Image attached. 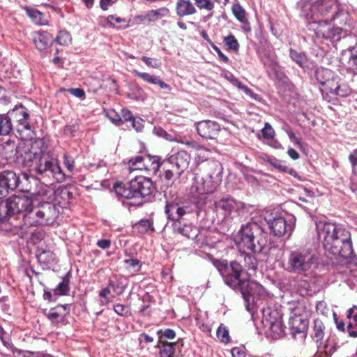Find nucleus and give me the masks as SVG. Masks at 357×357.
<instances>
[{"instance_id": "2f4dec72", "label": "nucleus", "mask_w": 357, "mask_h": 357, "mask_svg": "<svg viewBox=\"0 0 357 357\" xmlns=\"http://www.w3.org/2000/svg\"><path fill=\"white\" fill-rule=\"evenodd\" d=\"M289 55L291 59L300 67L303 68L307 67L308 59L305 53L298 52L294 50H290Z\"/></svg>"}, {"instance_id": "c03bdc74", "label": "nucleus", "mask_w": 357, "mask_h": 357, "mask_svg": "<svg viewBox=\"0 0 357 357\" xmlns=\"http://www.w3.org/2000/svg\"><path fill=\"white\" fill-rule=\"evenodd\" d=\"M111 294L109 287H105L99 292L100 304L102 306L107 305L112 300L109 298V295Z\"/></svg>"}, {"instance_id": "a878e982", "label": "nucleus", "mask_w": 357, "mask_h": 357, "mask_svg": "<svg viewBox=\"0 0 357 357\" xmlns=\"http://www.w3.org/2000/svg\"><path fill=\"white\" fill-rule=\"evenodd\" d=\"M197 10L190 0H179L176 3V13L183 17L195 14Z\"/></svg>"}, {"instance_id": "58836bf2", "label": "nucleus", "mask_w": 357, "mask_h": 357, "mask_svg": "<svg viewBox=\"0 0 357 357\" xmlns=\"http://www.w3.org/2000/svg\"><path fill=\"white\" fill-rule=\"evenodd\" d=\"M135 228L139 233H146L149 230H153V223L150 220H141L135 225Z\"/></svg>"}, {"instance_id": "c85d7f7f", "label": "nucleus", "mask_w": 357, "mask_h": 357, "mask_svg": "<svg viewBox=\"0 0 357 357\" xmlns=\"http://www.w3.org/2000/svg\"><path fill=\"white\" fill-rule=\"evenodd\" d=\"M26 12L36 24L45 25L48 23V20L45 18V15L38 10L27 8H26Z\"/></svg>"}, {"instance_id": "6e6552de", "label": "nucleus", "mask_w": 357, "mask_h": 357, "mask_svg": "<svg viewBox=\"0 0 357 357\" xmlns=\"http://www.w3.org/2000/svg\"><path fill=\"white\" fill-rule=\"evenodd\" d=\"M314 261V253L308 250L292 251L289 255L284 268L290 273H305L311 268Z\"/></svg>"}, {"instance_id": "1a4fd4ad", "label": "nucleus", "mask_w": 357, "mask_h": 357, "mask_svg": "<svg viewBox=\"0 0 357 357\" xmlns=\"http://www.w3.org/2000/svg\"><path fill=\"white\" fill-rule=\"evenodd\" d=\"M261 322L267 328L266 333L273 339H278L283 335L284 327L282 321V314L277 309L266 307L262 309Z\"/></svg>"}, {"instance_id": "6e6d98bb", "label": "nucleus", "mask_w": 357, "mask_h": 357, "mask_svg": "<svg viewBox=\"0 0 357 357\" xmlns=\"http://www.w3.org/2000/svg\"><path fill=\"white\" fill-rule=\"evenodd\" d=\"M328 33H323V36L325 38H335V36H339L342 31V29L340 27L335 28H328Z\"/></svg>"}, {"instance_id": "2eb2a0df", "label": "nucleus", "mask_w": 357, "mask_h": 357, "mask_svg": "<svg viewBox=\"0 0 357 357\" xmlns=\"http://www.w3.org/2000/svg\"><path fill=\"white\" fill-rule=\"evenodd\" d=\"M289 329L291 333L296 337V335H301L302 337H305L306 331L308 327V321L302 315L294 314L289 318Z\"/></svg>"}, {"instance_id": "7c9ffc66", "label": "nucleus", "mask_w": 357, "mask_h": 357, "mask_svg": "<svg viewBox=\"0 0 357 357\" xmlns=\"http://www.w3.org/2000/svg\"><path fill=\"white\" fill-rule=\"evenodd\" d=\"M169 10L166 8H161L157 10H152L144 15V19L148 22H154L168 15Z\"/></svg>"}, {"instance_id": "cd10ccee", "label": "nucleus", "mask_w": 357, "mask_h": 357, "mask_svg": "<svg viewBox=\"0 0 357 357\" xmlns=\"http://www.w3.org/2000/svg\"><path fill=\"white\" fill-rule=\"evenodd\" d=\"M326 326L324 321L319 318L314 320L313 337L317 342H321L325 336Z\"/></svg>"}, {"instance_id": "412c9836", "label": "nucleus", "mask_w": 357, "mask_h": 357, "mask_svg": "<svg viewBox=\"0 0 357 357\" xmlns=\"http://www.w3.org/2000/svg\"><path fill=\"white\" fill-rule=\"evenodd\" d=\"M52 40V36L46 31H38L33 35V42L36 48L40 51L49 47Z\"/></svg>"}, {"instance_id": "6ab92c4d", "label": "nucleus", "mask_w": 357, "mask_h": 357, "mask_svg": "<svg viewBox=\"0 0 357 357\" xmlns=\"http://www.w3.org/2000/svg\"><path fill=\"white\" fill-rule=\"evenodd\" d=\"M132 73L149 84H158L160 89L170 91L172 90L171 86L160 79L159 77L150 75L148 73L139 72L137 70H133Z\"/></svg>"}, {"instance_id": "c9c22d12", "label": "nucleus", "mask_w": 357, "mask_h": 357, "mask_svg": "<svg viewBox=\"0 0 357 357\" xmlns=\"http://www.w3.org/2000/svg\"><path fill=\"white\" fill-rule=\"evenodd\" d=\"M231 10L234 15L239 22L247 23L246 12L241 5L238 3L233 5Z\"/></svg>"}, {"instance_id": "774afa93", "label": "nucleus", "mask_w": 357, "mask_h": 357, "mask_svg": "<svg viewBox=\"0 0 357 357\" xmlns=\"http://www.w3.org/2000/svg\"><path fill=\"white\" fill-rule=\"evenodd\" d=\"M347 332L351 337H357V330L354 329V324L349 321L347 326Z\"/></svg>"}, {"instance_id": "9d476101", "label": "nucleus", "mask_w": 357, "mask_h": 357, "mask_svg": "<svg viewBox=\"0 0 357 357\" xmlns=\"http://www.w3.org/2000/svg\"><path fill=\"white\" fill-rule=\"evenodd\" d=\"M216 183L213 182L211 175L206 177L195 176L190 188V193L194 197L213 192L216 188Z\"/></svg>"}, {"instance_id": "39448f33", "label": "nucleus", "mask_w": 357, "mask_h": 357, "mask_svg": "<svg viewBox=\"0 0 357 357\" xmlns=\"http://www.w3.org/2000/svg\"><path fill=\"white\" fill-rule=\"evenodd\" d=\"M235 242L244 252H260L266 244V234L257 223L248 222L242 225L235 236Z\"/></svg>"}, {"instance_id": "393cba45", "label": "nucleus", "mask_w": 357, "mask_h": 357, "mask_svg": "<svg viewBox=\"0 0 357 357\" xmlns=\"http://www.w3.org/2000/svg\"><path fill=\"white\" fill-rule=\"evenodd\" d=\"M334 85L329 89L328 93L336 95L340 97H347L351 93V88L344 82H341L340 79H336Z\"/></svg>"}, {"instance_id": "79ce46f5", "label": "nucleus", "mask_w": 357, "mask_h": 357, "mask_svg": "<svg viewBox=\"0 0 357 357\" xmlns=\"http://www.w3.org/2000/svg\"><path fill=\"white\" fill-rule=\"evenodd\" d=\"M55 40L61 45H68L71 43V36L68 32L66 31H61Z\"/></svg>"}, {"instance_id": "0eeeda50", "label": "nucleus", "mask_w": 357, "mask_h": 357, "mask_svg": "<svg viewBox=\"0 0 357 357\" xmlns=\"http://www.w3.org/2000/svg\"><path fill=\"white\" fill-rule=\"evenodd\" d=\"M190 162V155L185 151H180L162 160L163 176L169 181L179 178L188 169Z\"/></svg>"}, {"instance_id": "69168bd1", "label": "nucleus", "mask_w": 357, "mask_h": 357, "mask_svg": "<svg viewBox=\"0 0 357 357\" xmlns=\"http://www.w3.org/2000/svg\"><path fill=\"white\" fill-rule=\"evenodd\" d=\"M97 245L102 249H107L110 247L111 241L108 239L99 240L97 242Z\"/></svg>"}, {"instance_id": "0e129e2a", "label": "nucleus", "mask_w": 357, "mask_h": 357, "mask_svg": "<svg viewBox=\"0 0 357 357\" xmlns=\"http://www.w3.org/2000/svg\"><path fill=\"white\" fill-rule=\"evenodd\" d=\"M233 357H245V353L243 349L239 347H234L231 351Z\"/></svg>"}, {"instance_id": "864d4df0", "label": "nucleus", "mask_w": 357, "mask_h": 357, "mask_svg": "<svg viewBox=\"0 0 357 357\" xmlns=\"http://www.w3.org/2000/svg\"><path fill=\"white\" fill-rule=\"evenodd\" d=\"M349 63L357 71V43L351 50Z\"/></svg>"}, {"instance_id": "5fc2aeb1", "label": "nucleus", "mask_w": 357, "mask_h": 357, "mask_svg": "<svg viewBox=\"0 0 357 357\" xmlns=\"http://www.w3.org/2000/svg\"><path fill=\"white\" fill-rule=\"evenodd\" d=\"M141 59L149 67L158 68L161 66V63L155 59L147 56H142Z\"/></svg>"}, {"instance_id": "f704fd0d", "label": "nucleus", "mask_w": 357, "mask_h": 357, "mask_svg": "<svg viewBox=\"0 0 357 357\" xmlns=\"http://www.w3.org/2000/svg\"><path fill=\"white\" fill-rule=\"evenodd\" d=\"M12 130L10 119L4 115H0V135H8Z\"/></svg>"}, {"instance_id": "bb28decb", "label": "nucleus", "mask_w": 357, "mask_h": 357, "mask_svg": "<svg viewBox=\"0 0 357 357\" xmlns=\"http://www.w3.org/2000/svg\"><path fill=\"white\" fill-rule=\"evenodd\" d=\"M266 161L280 172L287 173L294 177L297 176V172L293 168L287 166L284 161L271 157H268Z\"/></svg>"}, {"instance_id": "bf43d9fd", "label": "nucleus", "mask_w": 357, "mask_h": 357, "mask_svg": "<svg viewBox=\"0 0 357 357\" xmlns=\"http://www.w3.org/2000/svg\"><path fill=\"white\" fill-rule=\"evenodd\" d=\"M347 318L349 320L352 319L354 323L357 322V306L354 305L348 310Z\"/></svg>"}, {"instance_id": "4d7b16f0", "label": "nucleus", "mask_w": 357, "mask_h": 357, "mask_svg": "<svg viewBox=\"0 0 357 357\" xmlns=\"http://www.w3.org/2000/svg\"><path fill=\"white\" fill-rule=\"evenodd\" d=\"M349 160L351 165L353 172L357 166V149H354L349 155Z\"/></svg>"}, {"instance_id": "dca6fc26", "label": "nucleus", "mask_w": 357, "mask_h": 357, "mask_svg": "<svg viewBox=\"0 0 357 357\" xmlns=\"http://www.w3.org/2000/svg\"><path fill=\"white\" fill-rule=\"evenodd\" d=\"M267 222L271 231L276 236H282L286 233H290L292 231L291 225H288L286 220L282 217L279 216L269 219Z\"/></svg>"}, {"instance_id": "423d86ee", "label": "nucleus", "mask_w": 357, "mask_h": 357, "mask_svg": "<svg viewBox=\"0 0 357 357\" xmlns=\"http://www.w3.org/2000/svg\"><path fill=\"white\" fill-rule=\"evenodd\" d=\"M118 195L127 199H134L133 205L142 204V199L151 195L154 190L153 183L150 178L144 176H137L127 184H119L115 186Z\"/></svg>"}, {"instance_id": "a211bd4d", "label": "nucleus", "mask_w": 357, "mask_h": 357, "mask_svg": "<svg viewBox=\"0 0 357 357\" xmlns=\"http://www.w3.org/2000/svg\"><path fill=\"white\" fill-rule=\"evenodd\" d=\"M34 186L31 189V192L29 194V197L33 199L34 204L37 205L38 203H41L39 202V199L44 197L47 195L50 192V187L41 182L40 179L38 178L37 181L33 183Z\"/></svg>"}, {"instance_id": "b1692460", "label": "nucleus", "mask_w": 357, "mask_h": 357, "mask_svg": "<svg viewBox=\"0 0 357 357\" xmlns=\"http://www.w3.org/2000/svg\"><path fill=\"white\" fill-rule=\"evenodd\" d=\"M38 178L34 176H29L26 173H24L22 176H19V189L22 192H25L29 194L31 192V189L34 186L33 182L37 181Z\"/></svg>"}, {"instance_id": "13d9d810", "label": "nucleus", "mask_w": 357, "mask_h": 357, "mask_svg": "<svg viewBox=\"0 0 357 357\" xmlns=\"http://www.w3.org/2000/svg\"><path fill=\"white\" fill-rule=\"evenodd\" d=\"M132 126L137 132L141 131L144 128L143 120L140 118H132Z\"/></svg>"}, {"instance_id": "473e14b6", "label": "nucleus", "mask_w": 357, "mask_h": 357, "mask_svg": "<svg viewBox=\"0 0 357 357\" xmlns=\"http://www.w3.org/2000/svg\"><path fill=\"white\" fill-rule=\"evenodd\" d=\"M144 155H137L129 160L128 162V169L130 172L143 170Z\"/></svg>"}, {"instance_id": "a18cd8bd", "label": "nucleus", "mask_w": 357, "mask_h": 357, "mask_svg": "<svg viewBox=\"0 0 357 357\" xmlns=\"http://www.w3.org/2000/svg\"><path fill=\"white\" fill-rule=\"evenodd\" d=\"M114 310L116 314H118L120 316L128 317V316L131 315L130 309L127 305H121V304L114 305Z\"/></svg>"}, {"instance_id": "4468645a", "label": "nucleus", "mask_w": 357, "mask_h": 357, "mask_svg": "<svg viewBox=\"0 0 357 357\" xmlns=\"http://www.w3.org/2000/svg\"><path fill=\"white\" fill-rule=\"evenodd\" d=\"M197 132L203 138L215 139L220 130V126L215 121H202L196 123Z\"/></svg>"}, {"instance_id": "e2e57ef3", "label": "nucleus", "mask_w": 357, "mask_h": 357, "mask_svg": "<svg viewBox=\"0 0 357 357\" xmlns=\"http://www.w3.org/2000/svg\"><path fill=\"white\" fill-rule=\"evenodd\" d=\"M68 91L77 98H84L85 92L83 89L79 88L70 89Z\"/></svg>"}, {"instance_id": "49530a36", "label": "nucleus", "mask_w": 357, "mask_h": 357, "mask_svg": "<svg viewBox=\"0 0 357 357\" xmlns=\"http://www.w3.org/2000/svg\"><path fill=\"white\" fill-rule=\"evenodd\" d=\"M224 41L225 45L229 50L236 51L238 50L239 45L236 38L233 36L230 35L225 38Z\"/></svg>"}, {"instance_id": "603ef678", "label": "nucleus", "mask_w": 357, "mask_h": 357, "mask_svg": "<svg viewBox=\"0 0 357 357\" xmlns=\"http://www.w3.org/2000/svg\"><path fill=\"white\" fill-rule=\"evenodd\" d=\"M63 164L67 169L70 172H73L74 170L75 160L73 157L69 156L67 154L63 155Z\"/></svg>"}, {"instance_id": "f8f14e48", "label": "nucleus", "mask_w": 357, "mask_h": 357, "mask_svg": "<svg viewBox=\"0 0 357 357\" xmlns=\"http://www.w3.org/2000/svg\"><path fill=\"white\" fill-rule=\"evenodd\" d=\"M19 175L14 171L4 170L0 172V195H5L10 190H14L19 186Z\"/></svg>"}, {"instance_id": "09e8293b", "label": "nucleus", "mask_w": 357, "mask_h": 357, "mask_svg": "<svg viewBox=\"0 0 357 357\" xmlns=\"http://www.w3.org/2000/svg\"><path fill=\"white\" fill-rule=\"evenodd\" d=\"M197 7L211 11L214 8V3L211 0H195Z\"/></svg>"}, {"instance_id": "4c0bfd02", "label": "nucleus", "mask_w": 357, "mask_h": 357, "mask_svg": "<svg viewBox=\"0 0 357 357\" xmlns=\"http://www.w3.org/2000/svg\"><path fill=\"white\" fill-rule=\"evenodd\" d=\"M196 151L197 153L195 158L198 162H200L206 161L211 155V151L210 149L202 146H197Z\"/></svg>"}, {"instance_id": "20e7f679", "label": "nucleus", "mask_w": 357, "mask_h": 357, "mask_svg": "<svg viewBox=\"0 0 357 357\" xmlns=\"http://www.w3.org/2000/svg\"><path fill=\"white\" fill-rule=\"evenodd\" d=\"M317 230L326 250L343 258L352 255L353 248L349 231L340 225L322 221L317 223Z\"/></svg>"}, {"instance_id": "c756f323", "label": "nucleus", "mask_w": 357, "mask_h": 357, "mask_svg": "<svg viewBox=\"0 0 357 357\" xmlns=\"http://www.w3.org/2000/svg\"><path fill=\"white\" fill-rule=\"evenodd\" d=\"M161 345H157L160 349V357H174L175 354L176 342L172 343L168 342H162L160 340Z\"/></svg>"}, {"instance_id": "ddd939ff", "label": "nucleus", "mask_w": 357, "mask_h": 357, "mask_svg": "<svg viewBox=\"0 0 357 357\" xmlns=\"http://www.w3.org/2000/svg\"><path fill=\"white\" fill-rule=\"evenodd\" d=\"M243 207L244 204L243 202H237L230 197H223L215 202V209L224 211L225 216L234 215L243 208Z\"/></svg>"}, {"instance_id": "aec40b11", "label": "nucleus", "mask_w": 357, "mask_h": 357, "mask_svg": "<svg viewBox=\"0 0 357 357\" xmlns=\"http://www.w3.org/2000/svg\"><path fill=\"white\" fill-rule=\"evenodd\" d=\"M143 170L149 172L152 174H157L160 167L163 169L162 161L157 155H144Z\"/></svg>"}, {"instance_id": "a19ab883", "label": "nucleus", "mask_w": 357, "mask_h": 357, "mask_svg": "<svg viewBox=\"0 0 357 357\" xmlns=\"http://www.w3.org/2000/svg\"><path fill=\"white\" fill-rule=\"evenodd\" d=\"M216 335L218 338L223 343H228L230 341L229 330L223 324L220 325Z\"/></svg>"}, {"instance_id": "5701e85b", "label": "nucleus", "mask_w": 357, "mask_h": 357, "mask_svg": "<svg viewBox=\"0 0 357 357\" xmlns=\"http://www.w3.org/2000/svg\"><path fill=\"white\" fill-rule=\"evenodd\" d=\"M165 213L169 219L179 222V219L185 214V210L183 207H181L178 204H167Z\"/></svg>"}, {"instance_id": "37998d69", "label": "nucleus", "mask_w": 357, "mask_h": 357, "mask_svg": "<svg viewBox=\"0 0 357 357\" xmlns=\"http://www.w3.org/2000/svg\"><path fill=\"white\" fill-rule=\"evenodd\" d=\"M3 150L6 154H16L17 153V146L15 140L8 139L3 144Z\"/></svg>"}, {"instance_id": "8fccbe9b", "label": "nucleus", "mask_w": 357, "mask_h": 357, "mask_svg": "<svg viewBox=\"0 0 357 357\" xmlns=\"http://www.w3.org/2000/svg\"><path fill=\"white\" fill-rule=\"evenodd\" d=\"M244 260L248 269L255 270L257 268V263L254 256L245 255L244 257Z\"/></svg>"}, {"instance_id": "052dcab7", "label": "nucleus", "mask_w": 357, "mask_h": 357, "mask_svg": "<svg viewBox=\"0 0 357 357\" xmlns=\"http://www.w3.org/2000/svg\"><path fill=\"white\" fill-rule=\"evenodd\" d=\"M317 312L321 314H326L328 309L327 308L326 303L324 301H319L316 305Z\"/></svg>"}, {"instance_id": "3c124183", "label": "nucleus", "mask_w": 357, "mask_h": 357, "mask_svg": "<svg viewBox=\"0 0 357 357\" xmlns=\"http://www.w3.org/2000/svg\"><path fill=\"white\" fill-rule=\"evenodd\" d=\"M261 132L264 137L266 139H272L275 135V131L268 123H265L264 128L261 130Z\"/></svg>"}, {"instance_id": "f03ea898", "label": "nucleus", "mask_w": 357, "mask_h": 357, "mask_svg": "<svg viewBox=\"0 0 357 357\" xmlns=\"http://www.w3.org/2000/svg\"><path fill=\"white\" fill-rule=\"evenodd\" d=\"M22 158L25 167L31 168L42 176L52 178L58 183L66 180V174L58 160L51 155L44 139H37L33 142L29 151L22 155Z\"/></svg>"}, {"instance_id": "de8ad7c7", "label": "nucleus", "mask_w": 357, "mask_h": 357, "mask_svg": "<svg viewBox=\"0 0 357 357\" xmlns=\"http://www.w3.org/2000/svg\"><path fill=\"white\" fill-rule=\"evenodd\" d=\"M68 291L69 280L68 279H63L55 289L56 294L59 295H65L68 292Z\"/></svg>"}, {"instance_id": "f3484780", "label": "nucleus", "mask_w": 357, "mask_h": 357, "mask_svg": "<svg viewBox=\"0 0 357 357\" xmlns=\"http://www.w3.org/2000/svg\"><path fill=\"white\" fill-rule=\"evenodd\" d=\"M11 115L13 116L16 121L18 122V132L31 130V126L28 121L29 114L27 112V109L24 106H15V107L11 112Z\"/></svg>"}, {"instance_id": "f257e3e1", "label": "nucleus", "mask_w": 357, "mask_h": 357, "mask_svg": "<svg viewBox=\"0 0 357 357\" xmlns=\"http://www.w3.org/2000/svg\"><path fill=\"white\" fill-rule=\"evenodd\" d=\"M4 207L7 215L23 213V221L27 227L52 224L59 213V207L55 204L45 202L36 205L33 199L27 195L8 197Z\"/></svg>"}, {"instance_id": "9b49d317", "label": "nucleus", "mask_w": 357, "mask_h": 357, "mask_svg": "<svg viewBox=\"0 0 357 357\" xmlns=\"http://www.w3.org/2000/svg\"><path fill=\"white\" fill-rule=\"evenodd\" d=\"M315 79L320 85V90L324 95L326 94L330 89L334 85L336 79H338V76L335 75L334 73L325 68H318L315 71Z\"/></svg>"}, {"instance_id": "ea45409f", "label": "nucleus", "mask_w": 357, "mask_h": 357, "mask_svg": "<svg viewBox=\"0 0 357 357\" xmlns=\"http://www.w3.org/2000/svg\"><path fill=\"white\" fill-rule=\"evenodd\" d=\"M37 258L40 263L50 264L54 260V254L51 251L43 250L37 254Z\"/></svg>"}, {"instance_id": "e433bc0d", "label": "nucleus", "mask_w": 357, "mask_h": 357, "mask_svg": "<svg viewBox=\"0 0 357 357\" xmlns=\"http://www.w3.org/2000/svg\"><path fill=\"white\" fill-rule=\"evenodd\" d=\"M63 310L62 306H57L54 308H52L48 314L47 317L52 322L58 323L63 319V314L61 312Z\"/></svg>"}, {"instance_id": "4be33fe9", "label": "nucleus", "mask_w": 357, "mask_h": 357, "mask_svg": "<svg viewBox=\"0 0 357 357\" xmlns=\"http://www.w3.org/2000/svg\"><path fill=\"white\" fill-rule=\"evenodd\" d=\"M174 229L179 234L188 238L194 239L199 234V229L192 224H185L181 225L180 222L174 223Z\"/></svg>"}, {"instance_id": "338daca9", "label": "nucleus", "mask_w": 357, "mask_h": 357, "mask_svg": "<svg viewBox=\"0 0 357 357\" xmlns=\"http://www.w3.org/2000/svg\"><path fill=\"white\" fill-rule=\"evenodd\" d=\"M115 1L116 0H100V8L104 10H107L108 8L115 2Z\"/></svg>"}, {"instance_id": "72a5a7b5", "label": "nucleus", "mask_w": 357, "mask_h": 357, "mask_svg": "<svg viewBox=\"0 0 357 357\" xmlns=\"http://www.w3.org/2000/svg\"><path fill=\"white\" fill-rule=\"evenodd\" d=\"M125 268L130 272H137L141 269L142 263L136 258L129 257L123 261Z\"/></svg>"}, {"instance_id": "7ed1b4c3", "label": "nucleus", "mask_w": 357, "mask_h": 357, "mask_svg": "<svg viewBox=\"0 0 357 357\" xmlns=\"http://www.w3.org/2000/svg\"><path fill=\"white\" fill-rule=\"evenodd\" d=\"M213 266L218 269L225 283L232 289L241 288L245 300L248 296L255 298V295L261 296L264 293L263 287L254 281H248L246 273L241 265L236 261H231L228 265L225 259H211Z\"/></svg>"}, {"instance_id": "680f3d73", "label": "nucleus", "mask_w": 357, "mask_h": 357, "mask_svg": "<svg viewBox=\"0 0 357 357\" xmlns=\"http://www.w3.org/2000/svg\"><path fill=\"white\" fill-rule=\"evenodd\" d=\"M107 22L112 25L115 26L116 24L126 22L125 19L121 18L119 17H116L114 15H109L107 18Z\"/></svg>"}]
</instances>
